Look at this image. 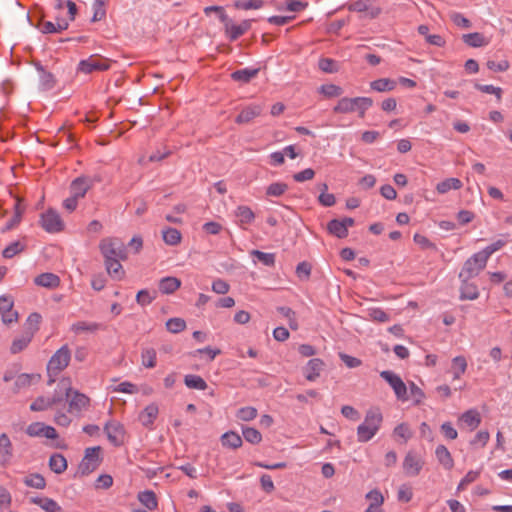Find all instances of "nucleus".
<instances>
[{
	"instance_id": "nucleus-23",
	"label": "nucleus",
	"mask_w": 512,
	"mask_h": 512,
	"mask_svg": "<svg viewBox=\"0 0 512 512\" xmlns=\"http://www.w3.org/2000/svg\"><path fill=\"white\" fill-rule=\"evenodd\" d=\"M180 286L181 280L172 276L163 277L158 284L159 291L162 294H172L178 290Z\"/></svg>"
},
{
	"instance_id": "nucleus-2",
	"label": "nucleus",
	"mask_w": 512,
	"mask_h": 512,
	"mask_svg": "<svg viewBox=\"0 0 512 512\" xmlns=\"http://www.w3.org/2000/svg\"><path fill=\"white\" fill-rule=\"evenodd\" d=\"M373 100L369 97H343L338 100L337 104L333 108V112L336 114H347L358 112L359 117L363 118L366 111L372 107Z\"/></svg>"
},
{
	"instance_id": "nucleus-59",
	"label": "nucleus",
	"mask_w": 512,
	"mask_h": 512,
	"mask_svg": "<svg viewBox=\"0 0 512 512\" xmlns=\"http://www.w3.org/2000/svg\"><path fill=\"white\" fill-rule=\"evenodd\" d=\"M413 240L423 250H436V245L422 234L416 233Z\"/></svg>"
},
{
	"instance_id": "nucleus-33",
	"label": "nucleus",
	"mask_w": 512,
	"mask_h": 512,
	"mask_svg": "<svg viewBox=\"0 0 512 512\" xmlns=\"http://www.w3.org/2000/svg\"><path fill=\"white\" fill-rule=\"evenodd\" d=\"M235 216L238 218L239 224L248 225L251 224L255 219V214L248 206H238L235 211Z\"/></svg>"
},
{
	"instance_id": "nucleus-60",
	"label": "nucleus",
	"mask_w": 512,
	"mask_h": 512,
	"mask_svg": "<svg viewBox=\"0 0 512 512\" xmlns=\"http://www.w3.org/2000/svg\"><path fill=\"white\" fill-rule=\"evenodd\" d=\"M369 317L376 322L385 323L390 320L389 314H387L381 308H372L369 310Z\"/></svg>"
},
{
	"instance_id": "nucleus-16",
	"label": "nucleus",
	"mask_w": 512,
	"mask_h": 512,
	"mask_svg": "<svg viewBox=\"0 0 512 512\" xmlns=\"http://www.w3.org/2000/svg\"><path fill=\"white\" fill-rule=\"evenodd\" d=\"M263 108L261 105L252 104L241 110L239 115L236 117L235 122L238 124H246L252 121L254 118L258 117Z\"/></svg>"
},
{
	"instance_id": "nucleus-15",
	"label": "nucleus",
	"mask_w": 512,
	"mask_h": 512,
	"mask_svg": "<svg viewBox=\"0 0 512 512\" xmlns=\"http://www.w3.org/2000/svg\"><path fill=\"white\" fill-rule=\"evenodd\" d=\"M13 458V445L6 433L0 435V464L6 467Z\"/></svg>"
},
{
	"instance_id": "nucleus-43",
	"label": "nucleus",
	"mask_w": 512,
	"mask_h": 512,
	"mask_svg": "<svg viewBox=\"0 0 512 512\" xmlns=\"http://www.w3.org/2000/svg\"><path fill=\"white\" fill-rule=\"evenodd\" d=\"M26 247V244L22 241H14L10 243L2 252V255L6 259H11L15 255L21 253Z\"/></svg>"
},
{
	"instance_id": "nucleus-13",
	"label": "nucleus",
	"mask_w": 512,
	"mask_h": 512,
	"mask_svg": "<svg viewBox=\"0 0 512 512\" xmlns=\"http://www.w3.org/2000/svg\"><path fill=\"white\" fill-rule=\"evenodd\" d=\"M424 465L423 459L414 452H408L403 461V470L408 476L419 475Z\"/></svg>"
},
{
	"instance_id": "nucleus-52",
	"label": "nucleus",
	"mask_w": 512,
	"mask_h": 512,
	"mask_svg": "<svg viewBox=\"0 0 512 512\" xmlns=\"http://www.w3.org/2000/svg\"><path fill=\"white\" fill-rule=\"evenodd\" d=\"M319 92L327 98L339 97L343 94V89L335 84H324L320 86Z\"/></svg>"
},
{
	"instance_id": "nucleus-62",
	"label": "nucleus",
	"mask_w": 512,
	"mask_h": 512,
	"mask_svg": "<svg viewBox=\"0 0 512 512\" xmlns=\"http://www.w3.org/2000/svg\"><path fill=\"white\" fill-rule=\"evenodd\" d=\"M319 69L326 73H335L338 71L337 63L331 58H322L319 60Z\"/></svg>"
},
{
	"instance_id": "nucleus-58",
	"label": "nucleus",
	"mask_w": 512,
	"mask_h": 512,
	"mask_svg": "<svg viewBox=\"0 0 512 512\" xmlns=\"http://www.w3.org/2000/svg\"><path fill=\"white\" fill-rule=\"evenodd\" d=\"M327 190V184H322V193L319 195L318 201L324 207H331L336 203V198L334 194L327 193Z\"/></svg>"
},
{
	"instance_id": "nucleus-64",
	"label": "nucleus",
	"mask_w": 512,
	"mask_h": 512,
	"mask_svg": "<svg viewBox=\"0 0 512 512\" xmlns=\"http://www.w3.org/2000/svg\"><path fill=\"white\" fill-rule=\"evenodd\" d=\"M506 244V241L505 240H502V239H499L495 242H493L492 244L488 245L487 247H485L482 251H480L484 256L485 258L488 260L489 257L495 253L496 251L500 250L502 247H504Z\"/></svg>"
},
{
	"instance_id": "nucleus-39",
	"label": "nucleus",
	"mask_w": 512,
	"mask_h": 512,
	"mask_svg": "<svg viewBox=\"0 0 512 512\" xmlns=\"http://www.w3.org/2000/svg\"><path fill=\"white\" fill-rule=\"evenodd\" d=\"M462 39L470 47H482L488 43L485 37L478 32L464 34Z\"/></svg>"
},
{
	"instance_id": "nucleus-4",
	"label": "nucleus",
	"mask_w": 512,
	"mask_h": 512,
	"mask_svg": "<svg viewBox=\"0 0 512 512\" xmlns=\"http://www.w3.org/2000/svg\"><path fill=\"white\" fill-rule=\"evenodd\" d=\"M101 447H89L85 449V454L78 466V473L87 476L94 472L101 464Z\"/></svg>"
},
{
	"instance_id": "nucleus-5",
	"label": "nucleus",
	"mask_w": 512,
	"mask_h": 512,
	"mask_svg": "<svg viewBox=\"0 0 512 512\" xmlns=\"http://www.w3.org/2000/svg\"><path fill=\"white\" fill-rule=\"evenodd\" d=\"M99 249L105 260L126 258L125 247L117 238H103L99 243Z\"/></svg>"
},
{
	"instance_id": "nucleus-41",
	"label": "nucleus",
	"mask_w": 512,
	"mask_h": 512,
	"mask_svg": "<svg viewBox=\"0 0 512 512\" xmlns=\"http://www.w3.org/2000/svg\"><path fill=\"white\" fill-rule=\"evenodd\" d=\"M327 229L329 233L338 238H345L348 235V230H346L341 220L338 219L331 220L327 225Z\"/></svg>"
},
{
	"instance_id": "nucleus-3",
	"label": "nucleus",
	"mask_w": 512,
	"mask_h": 512,
	"mask_svg": "<svg viewBox=\"0 0 512 512\" xmlns=\"http://www.w3.org/2000/svg\"><path fill=\"white\" fill-rule=\"evenodd\" d=\"M58 386L65 392L66 399H69L70 412H81L88 408L90 404L89 397L79 391L73 390L70 387L69 379H62Z\"/></svg>"
},
{
	"instance_id": "nucleus-10",
	"label": "nucleus",
	"mask_w": 512,
	"mask_h": 512,
	"mask_svg": "<svg viewBox=\"0 0 512 512\" xmlns=\"http://www.w3.org/2000/svg\"><path fill=\"white\" fill-rule=\"evenodd\" d=\"M40 223L42 228L48 233H58L64 228V223L59 213L53 209H48L42 213Z\"/></svg>"
},
{
	"instance_id": "nucleus-14",
	"label": "nucleus",
	"mask_w": 512,
	"mask_h": 512,
	"mask_svg": "<svg viewBox=\"0 0 512 512\" xmlns=\"http://www.w3.org/2000/svg\"><path fill=\"white\" fill-rule=\"evenodd\" d=\"M92 186L93 181L89 177H78L70 185V194L77 199H82Z\"/></svg>"
},
{
	"instance_id": "nucleus-28",
	"label": "nucleus",
	"mask_w": 512,
	"mask_h": 512,
	"mask_svg": "<svg viewBox=\"0 0 512 512\" xmlns=\"http://www.w3.org/2000/svg\"><path fill=\"white\" fill-rule=\"evenodd\" d=\"M462 285L460 288L461 300H475L479 296L478 288L475 284L470 283L469 279H461Z\"/></svg>"
},
{
	"instance_id": "nucleus-63",
	"label": "nucleus",
	"mask_w": 512,
	"mask_h": 512,
	"mask_svg": "<svg viewBox=\"0 0 512 512\" xmlns=\"http://www.w3.org/2000/svg\"><path fill=\"white\" fill-rule=\"evenodd\" d=\"M413 497V491H412V488L411 486H409L408 484H402L399 489H398V493H397V498L399 501L401 502H409Z\"/></svg>"
},
{
	"instance_id": "nucleus-44",
	"label": "nucleus",
	"mask_w": 512,
	"mask_h": 512,
	"mask_svg": "<svg viewBox=\"0 0 512 512\" xmlns=\"http://www.w3.org/2000/svg\"><path fill=\"white\" fill-rule=\"evenodd\" d=\"M100 328V325L95 322L78 321L71 326V330L79 334L81 332H94Z\"/></svg>"
},
{
	"instance_id": "nucleus-24",
	"label": "nucleus",
	"mask_w": 512,
	"mask_h": 512,
	"mask_svg": "<svg viewBox=\"0 0 512 512\" xmlns=\"http://www.w3.org/2000/svg\"><path fill=\"white\" fill-rule=\"evenodd\" d=\"M37 286L54 289L60 285V278L54 273H42L34 279Z\"/></svg>"
},
{
	"instance_id": "nucleus-20",
	"label": "nucleus",
	"mask_w": 512,
	"mask_h": 512,
	"mask_svg": "<svg viewBox=\"0 0 512 512\" xmlns=\"http://www.w3.org/2000/svg\"><path fill=\"white\" fill-rule=\"evenodd\" d=\"M69 22L64 18H57V22L43 21L39 25V29L44 34L57 33L68 28Z\"/></svg>"
},
{
	"instance_id": "nucleus-46",
	"label": "nucleus",
	"mask_w": 512,
	"mask_h": 512,
	"mask_svg": "<svg viewBox=\"0 0 512 512\" xmlns=\"http://www.w3.org/2000/svg\"><path fill=\"white\" fill-rule=\"evenodd\" d=\"M157 354L155 349L146 348L142 350L141 360L142 365L146 368H154L156 366Z\"/></svg>"
},
{
	"instance_id": "nucleus-32",
	"label": "nucleus",
	"mask_w": 512,
	"mask_h": 512,
	"mask_svg": "<svg viewBox=\"0 0 512 512\" xmlns=\"http://www.w3.org/2000/svg\"><path fill=\"white\" fill-rule=\"evenodd\" d=\"M467 361L464 356H456L452 359L451 373L453 380H458L466 372Z\"/></svg>"
},
{
	"instance_id": "nucleus-47",
	"label": "nucleus",
	"mask_w": 512,
	"mask_h": 512,
	"mask_svg": "<svg viewBox=\"0 0 512 512\" xmlns=\"http://www.w3.org/2000/svg\"><path fill=\"white\" fill-rule=\"evenodd\" d=\"M40 71V87L42 90H51L55 86V78L52 73L45 71L42 67H39Z\"/></svg>"
},
{
	"instance_id": "nucleus-21",
	"label": "nucleus",
	"mask_w": 512,
	"mask_h": 512,
	"mask_svg": "<svg viewBox=\"0 0 512 512\" xmlns=\"http://www.w3.org/2000/svg\"><path fill=\"white\" fill-rule=\"evenodd\" d=\"M459 421L473 431L480 425L481 415L477 410L470 409L460 416Z\"/></svg>"
},
{
	"instance_id": "nucleus-37",
	"label": "nucleus",
	"mask_w": 512,
	"mask_h": 512,
	"mask_svg": "<svg viewBox=\"0 0 512 512\" xmlns=\"http://www.w3.org/2000/svg\"><path fill=\"white\" fill-rule=\"evenodd\" d=\"M258 72H259L258 69L245 68V69H240V70L234 71L231 74V77L234 81L248 83L250 80H252L254 77H256Z\"/></svg>"
},
{
	"instance_id": "nucleus-55",
	"label": "nucleus",
	"mask_w": 512,
	"mask_h": 512,
	"mask_svg": "<svg viewBox=\"0 0 512 512\" xmlns=\"http://www.w3.org/2000/svg\"><path fill=\"white\" fill-rule=\"evenodd\" d=\"M257 414H258V412L255 407L246 406V407L240 408L237 411L236 417H237V419H239L241 421L248 422V421L255 419L257 417Z\"/></svg>"
},
{
	"instance_id": "nucleus-25",
	"label": "nucleus",
	"mask_w": 512,
	"mask_h": 512,
	"mask_svg": "<svg viewBox=\"0 0 512 512\" xmlns=\"http://www.w3.org/2000/svg\"><path fill=\"white\" fill-rule=\"evenodd\" d=\"M30 502L40 506L46 512H62V507L48 497H32Z\"/></svg>"
},
{
	"instance_id": "nucleus-6",
	"label": "nucleus",
	"mask_w": 512,
	"mask_h": 512,
	"mask_svg": "<svg viewBox=\"0 0 512 512\" xmlns=\"http://www.w3.org/2000/svg\"><path fill=\"white\" fill-rule=\"evenodd\" d=\"M111 67V60L100 55H91L79 62L77 71L83 74H91L96 71H106Z\"/></svg>"
},
{
	"instance_id": "nucleus-42",
	"label": "nucleus",
	"mask_w": 512,
	"mask_h": 512,
	"mask_svg": "<svg viewBox=\"0 0 512 512\" xmlns=\"http://www.w3.org/2000/svg\"><path fill=\"white\" fill-rule=\"evenodd\" d=\"M184 383L188 388L191 389L205 390L207 388V383L205 380L198 375H186L184 378Z\"/></svg>"
},
{
	"instance_id": "nucleus-31",
	"label": "nucleus",
	"mask_w": 512,
	"mask_h": 512,
	"mask_svg": "<svg viewBox=\"0 0 512 512\" xmlns=\"http://www.w3.org/2000/svg\"><path fill=\"white\" fill-rule=\"evenodd\" d=\"M462 188V182L458 178H447L439 182L436 186V191L439 194H446L450 190H459Z\"/></svg>"
},
{
	"instance_id": "nucleus-27",
	"label": "nucleus",
	"mask_w": 512,
	"mask_h": 512,
	"mask_svg": "<svg viewBox=\"0 0 512 512\" xmlns=\"http://www.w3.org/2000/svg\"><path fill=\"white\" fill-rule=\"evenodd\" d=\"M159 409L156 404H150L144 408V410L139 415V420L143 426L149 427L151 426L155 419L157 418Z\"/></svg>"
},
{
	"instance_id": "nucleus-54",
	"label": "nucleus",
	"mask_w": 512,
	"mask_h": 512,
	"mask_svg": "<svg viewBox=\"0 0 512 512\" xmlns=\"http://www.w3.org/2000/svg\"><path fill=\"white\" fill-rule=\"evenodd\" d=\"M288 190V185L283 182L271 183L266 189V195L280 197Z\"/></svg>"
},
{
	"instance_id": "nucleus-18",
	"label": "nucleus",
	"mask_w": 512,
	"mask_h": 512,
	"mask_svg": "<svg viewBox=\"0 0 512 512\" xmlns=\"http://www.w3.org/2000/svg\"><path fill=\"white\" fill-rule=\"evenodd\" d=\"M24 211L25 205L23 204V201L17 198L14 203V214L12 218L6 222L1 231L4 233L14 229L20 223Z\"/></svg>"
},
{
	"instance_id": "nucleus-34",
	"label": "nucleus",
	"mask_w": 512,
	"mask_h": 512,
	"mask_svg": "<svg viewBox=\"0 0 512 512\" xmlns=\"http://www.w3.org/2000/svg\"><path fill=\"white\" fill-rule=\"evenodd\" d=\"M242 442L243 441H242L241 436L234 431L226 432L221 437L222 445L224 447H228V448H232V449H237V448L241 447Z\"/></svg>"
},
{
	"instance_id": "nucleus-51",
	"label": "nucleus",
	"mask_w": 512,
	"mask_h": 512,
	"mask_svg": "<svg viewBox=\"0 0 512 512\" xmlns=\"http://www.w3.org/2000/svg\"><path fill=\"white\" fill-rule=\"evenodd\" d=\"M393 434L395 437L400 438L406 443L412 438L413 432L407 423H401L394 428Z\"/></svg>"
},
{
	"instance_id": "nucleus-57",
	"label": "nucleus",
	"mask_w": 512,
	"mask_h": 512,
	"mask_svg": "<svg viewBox=\"0 0 512 512\" xmlns=\"http://www.w3.org/2000/svg\"><path fill=\"white\" fill-rule=\"evenodd\" d=\"M166 328L171 333H174V334L180 333L186 328V322L182 318H177V317L170 318L166 322Z\"/></svg>"
},
{
	"instance_id": "nucleus-36",
	"label": "nucleus",
	"mask_w": 512,
	"mask_h": 512,
	"mask_svg": "<svg viewBox=\"0 0 512 512\" xmlns=\"http://www.w3.org/2000/svg\"><path fill=\"white\" fill-rule=\"evenodd\" d=\"M138 500L149 510H155L158 506L156 495L151 490H146L138 494Z\"/></svg>"
},
{
	"instance_id": "nucleus-61",
	"label": "nucleus",
	"mask_w": 512,
	"mask_h": 512,
	"mask_svg": "<svg viewBox=\"0 0 512 512\" xmlns=\"http://www.w3.org/2000/svg\"><path fill=\"white\" fill-rule=\"evenodd\" d=\"M490 439V434L488 431H479L475 435V437L471 440L470 444L475 447H481L483 448L486 446Z\"/></svg>"
},
{
	"instance_id": "nucleus-56",
	"label": "nucleus",
	"mask_w": 512,
	"mask_h": 512,
	"mask_svg": "<svg viewBox=\"0 0 512 512\" xmlns=\"http://www.w3.org/2000/svg\"><path fill=\"white\" fill-rule=\"evenodd\" d=\"M263 6V0H238L234 3V7L241 10L260 9Z\"/></svg>"
},
{
	"instance_id": "nucleus-19",
	"label": "nucleus",
	"mask_w": 512,
	"mask_h": 512,
	"mask_svg": "<svg viewBox=\"0 0 512 512\" xmlns=\"http://www.w3.org/2000/svg\"><path fill=\"white\" fill-rule=\"evenodd\" d=\"M324 362L319 358H313L308 361L305 367V377L308 381H315L324 368Z\"/></svg>"
},
{
	"instance_id": "nucleus-11",
	"label": "nucleus",
	"mask_w": 512,
	"mask_h": 512,
	"mask_svg": "<svg viewBox=\"0 0 512 512\" xmlns=\"http://www.w3.org/2000/svg\"><path fill=\"white\" fill-rule=\"evenodd\" d=\"M104 431L111 444L114 446H121L125 439V429L123 425L115 420L107 422L104 426Z\"/></svg>"
},
{
	"instance_id": "nucleus-12",
	"label": "nucleus",
	"mask_w": 512,
	"mask_h": 512,
	"mask_svg": "<svg viewBox=\"0 0 512 512\" xmlns=\"http://www.w3.org/2000/svg\"><path fill=\"white\" fill-rule=\"evenodd\" d=\"M26 433L31 437H45L47 439H56L58 437L54 427L45 425L42 422L31 423L27 427Z\"/></svg>"
},
{
	"instance_id": "nucleus-1",
	"label": "nucleus",
	"mask_w": 512,
	"mask_h": 512,
	"mask_svg": "<svg viewBox=\"0 0 512 512\" xmlns=\"http://www.w3.org/2000/svg\"><path fill=\"white\" fill-rule=\"evenodd\" d=\"M382 421L383 416L379 409L368 410L363 423L357 428L358 442L365 443L371 440L379 431Z\"/></svg>"
},
{
	"instance_id": "nucleus-38",
	"label": "nucleus",
	"mask_w": 512,
	"mask_h": 512,
	"mask_svg": "<svg viewBox=\"0 0 512 512\" xmlns=\"http://www.w3.org/2000/svg\"><path fill=\"white\" fill-rule=\"evenodd\" d=\"M370 87L377 92L392 91L396 87V82L388 78H381L372 81Z\"/></svg>"
},
{
	"instance_id": "nucleus-8",
	"label": "nucleus",
	"mask_w": 512,
	"mask_h": 512,
	"mask_svg": "<svg viewBox=\"0 0 512 512\" xmlns=\"http://www.w3.org/2000/svg\"><path fill=\"white\" fill-rule=\"evenodd\" d=\"M71 360V351L67 345H63L50 358L47 370L49 375H58L64 370Z\"/></svg>"
},
{
	"instance_id": "nucleus-17",
	"label": "nucleus",
	"mask_w": 512,
	"mask_h": 512,
	"mask_svg": "<svg viewBox=\"0 0 512 512\" xmlns=\"http://www.w3.org/2000/svg\"><path fill=\"white\" fill-rule=\"evenodd\" d=\"M251 28V20H244L240 24L227 23L226 34L230 41H235Z\"/></svg>"
},
{
	"instance_id": "nucleus-29",
	"label": "nucleus",
	"mask_w": 512,
	"mask_h": 512,
	"mask_svg": "<svg viewBox=\"0 0 512 512\" xmlns=\"http://www.w3.org/2000/svg\"><path fill=\"white\" fill-rule=\"evenodd\" d=\"M33 331H24V333L15 338L11 344V352L13 354H17L19 352H21L22 350H24L28 344L31 342L32 338H33Z\"/></svg>"
},
{
	"instance_id": "nucleus-48",
	"label": "nucleus",
	"mask_w": 512,
	"mask_h": 512,
	"mask_svg": "<svg viewBox=\"0 0 512 512\" xmlns=\"http://www.w3.org/2000/svg\"><path fill=\"white\" fill-rule=\"evenodd\" d=\"M252 257H255L259 262L263 265L272 267L275 265V254L274 253H265L259 250H252L250 252Z\"/></svg>"
},
{
	"instance_id": "nucleus-40",
	"label": "nucleus",
	"mask_w": 512,
	"mask_h": 512,
	"mask_svg": "<svg viewBox=\"0 0 512 512\" xmlns=\"http://www.w3.org/2000/svg\"><path fill=\"white\" fill-rule=\"evenodd\" d=\"M163 240L167 245L175 246L181 241V233L175 228L168 227L162 231Z\"/></svg>"
},
{
	"instance_id": "nucleus-53",
	"label": "nucleus",
	"mask_w": 512,
	"mask_h": 512,
	"mask_svg": "<svg viewBox=\"0 0 512 512\" xmlns=\"http://www.w3.org/2000/svg\"><path fill=\"white\" fill-rule=\"evenodd\" d=\"M242 434L244 439L251 444H258L262 440L261 433L253 427L242 428Z\"/></svg>"
},
{
	"instance_id": "nucleus-26",
	"label": "nucleus",
	"mask_w": 512,
	"mask_h": 512,
	"mask_svg": "<svg viewBox=\"0 0 512 512\" xmlns=\"http://www.w3.org/2000/svg\"><path fill=\"white\" fill-rule=\"evenodd\" d=\"M62 400V397L56 395L51 398L38 397L35 401L32 402V404L30 405V409L32 411H43L50 408L54 404L61 402Z\"/></svg>"
},
{
	"instance_id": "nucleus-22",
	"label": "nucleus",
	"mask_w": 512,
	"mask_h": 512,
	"mask_svg": "<svg viewBox=\"0 0 512 512\" xmlns=\"http://www.w3.org/2000/svg\"><path fill=\"white\" fill-rule=\"evenodd\" d=\"M435 455L439 464H441L445 470H451L454 467L453 457L446 446L438 445L435 449Z\"/></svg>"
},
{
	"instance_id": "nucleus-50",
	"label": "nucleus",
	"mask_w": 512,
	"mask_h": 512,
	"mask_svg": "<svg viewBox=\"0 0 512 512\" xmlns=\"http://www.w3.org/2000/svg\"><path fill=\"white\" fill-rule=\"evenodd\" d=\"M38 378H39V375H37V374L22 373V374L18 375L15 380L16 391H19L22 388L29 387L32 384L33 380L38 379Z\"/></svg>"
},
{
	"instance_id": "nucleus-35",
	"label": "nucleus",
	"mask_w": 512,
	"mask_h": 512,
	"mask_svg": "<svg viewBox=\"0 0 512 512\" xmlns=\"http://www.w3.org/2000/svg\"><path fill=\"white\" fill-rule=\"evenodd\" d=\"M120 260L121 259L105 260L106 270L108 274L117 280H120L124 275V271L120 263Z\"/></svg>"
},
{
	"instance_id": "nucleus-45",
	"label": "nucleus",
	"mask_w": 512,
	"mask_h": 512,
	"mask_svg": "<svg viewBox=\"0 0 512 512\" xmlns=\"http://www.w3.org/2000/svg\"><path fill=\"white\" fill-rule=\"evenodd\" d=\"M24 483L28 487L36 488V489H44L46 486L45 478L38 473L29 474L24 478Z\"/></svg>"
},
{
	"instance_id": "nucleus-49",
	"label": "nucleus",
	"mask_w": 512,
	"mask_h": 512,
	"mask_svg": "<svg viewBox=\"0 0 512 512\" xmlns=\"http://www.w3.org/2000/svg\"><path fill=\"white\" fill-rule=\"evenodd\" d=\"M277 311L283 315L288 320V325L292 330L298 329V321L296 318V313L291 308L286 306H281L277 308Z\"/></svg>"
},
{
	"instance_id": "nucleus-9",
	"label": "nucleus",
	"mask_w": 512,
	"mask_h": 512,
	"mask_svg": "<svg viewBox=\"0 0 512 512\" xmlns=\"http://www.w3.org/2000/svg\"><path fill=\"white\" fill-rule=\"evenodd\" d=\"M380 377L391 386L398 400L407 401L409 399L407 386L399 375L392 371L385 370L380 372Z\"/></svg>"
},
{
	"instance_id": "nucleus-30",
	"label": "nucleus",
	"mask_w": 512,
	"mask_h": 512,
	"mask_svg": "<svg viewBox=\"0 0 512 512\" xmlns=\"http://www.w3.org/2000/svg\"><path fill=\"white\" fill-rule=\"evenodd\" d=\"M49 467L56 474H62L67 469V460L60 453H54L50 456Z\"/></svg>"
},
{
	"instance_id": "nucleus-7",
	"label": "nucleus",
	"mask_w": 512,
	"mask_h": 512,
	"mask_svg": "<svg viewBox=\"0 0 512 512\" xmlns=\"http://www.w3.org/2000/svg\"><path fill=\"white\" fill-rule=\"evenodd\" d=\"M487 259L485 256L479 251L471 256L466 262L459 273L460 279H471L477 276L487 264Z\"/></svg>"
}]
</instances>
